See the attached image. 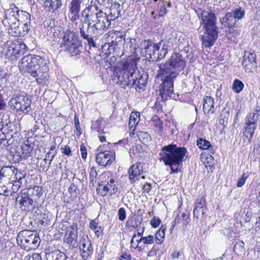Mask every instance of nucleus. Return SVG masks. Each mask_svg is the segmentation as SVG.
Listing matches in <instances>:
<instances>
[{
	"label": "nucleus",
	"mask_w": 260,
	"mask_h": 260,
	"mask_svg": "<svg viewBox=\"0 0 260 260\" xmlns=\"http://www.w3.org/2000/svg\"><path fill=\"white\" fill-rule=\"evenodd\" d=\"M11 107H13L17 111L27 112V108L31 104V101L27 96L22 95H17L14 98L11 99L9 102Z\"/></svg>",
	"instance_id": "obj_11"
},
{
	"label": "nucleus",
	"mask_w": 260,
	"mask_h": 260,
	"mask_svg": "<svg viewBox=\"0 0 260 260\" xmlns=\"http://www.w3.org/2000/svg\"><path fill=\"white\" fill-rule=\"evenodd\" d=\"M37 2L46 7H48L49 11L54 12L60 8L63 0H37Z\"/></svg>",
	"instance_id": "obj_29"
},
{
	"label": "nucleus",
	"mask_w": 260,
	"mask_h": 260,
	"mask_svg": "<svg viewBox=\"0 0 260 260\" xmlns=\"http://www.w3.org/2000/svg\"><path fill=\"white\" fill-rule=\"evenodd\" d=\"M16 171L15 176V181H22V180L25 178V173H24L23 172H20L17 171V169L15 170Z\"/></svg>",
	"instance_id": "obj_53"
},
{
	"label": "nucleus",
	"mask_w": 260,
	"mask_h": 260,
	"mask_svg": "<svg viewBox=\"0 0 260 260\" xmlns=\"http://www.w3.org/2000/svg\"><path fill=\"white\" fill-rule=\"evenodd\" d=\"M256 54L253 51L250 50L245 52L242 66L246 72L252 73L256 71Z\"/></svg>",
	"instance_id": "obj_13"
},
{
	"label": "nucleus",
	"mask_w": 260,
	"mask_h": 260,
	"mask_svg": "<svg viewBox=\"0 0 260 260\" xmlns=\"http://www.w3.org/2000/svg\"><path fill=\"white\" fill-rule=\"evenodd\" d=\"M214 99L210 96H206L204 98L203 111L205 113L212 114L214 110Z\"/></svg>",
	"instance_id": "obj_33"
},
{
	"label": "nucleus",
	"mask_w": 260,
	"mask_h": 260,
	"mask_svg": "<svg viewBox=\"0 0 260 260\" xmlns=\"http://www.w3.org/2000/svg\"><path fill=\"white\" fill-rule=\"evenodd\" d=\"M91 19L88 18L84 19V23L80 25L79 30L80 36L86 40L89 47H95V43L93 38L96 37L99 34L91 22Z\"/></svg>",
	"instance_id": "obj_8"
},
{
	"label": "nucleus",
	"mask_w": 260,
	"mask_h": 260,
	"mask_svg": "<svg viewBox=\"0 0 260 260\" xmlns=\"http://www.w3.org/2000/svg\"><path fill=\"white\" fill-rule=\"evenodd\" d=\"M141 221L139 220L135 221V223H133L132 220H128L126 223V226L132 229H135L138 227L139 225L140 224Z\"/></svg>",
	"instance_id": "obj_55"
},
{
	"label": "nucleus",
	"mask_w": 260,
	"mask_h": 260,
	"mask_svg": "<svg viewBox=\"0 0 260 260\" xmlns=\"http://www.w3.org/2000/svg\"><path fill=\"white\" fill-rule=\"evenodd\" d=\"M118 219L120 221H123L126 216V211L124 208H120L118 211Z\"/></svg>",
	"instance_id": "obj_52"
},
{
	"label": "nucleus",
	"mask_w": 260,
	"mask_h": 260,
	"mask_svg": "<svg viewBox=\"0 0 260 260\" xmlns=\"http://www.w3.org/2000/svg\"><path fill=\"white\" fill-rule=\"evenodd\" d=\"M158 66L162 74L176 73L177 76L185 68L186 60L181 54L173 53L166 63L159 64Z\"/></svg>",
	"instance_id": "obj_5"
},
{
	"label": "nucleus",
	"mask_w": 260,
	"mask_h": 260,
	"mask_svg": "<svg viewBox=\"0 0 260 260\" xmlns=\"http://www.w3.org/2000/svg\"><path fill=\"white\" fill-rule=\"evenodd\" d=\"M29 197L36 199L35 203L39 199L40 197L43 194L42 188L39 186H35L34 187L28 188L26 192Z\"/></svg>",
	"instance_id": "obj_35"
},
{
	"label": "nucleus",
	"mask_w": 260,
	"mask_h": 260,
	"mask_svg": "<svg viewBox=\"0 0 260 260\" xmlns=\"http://www.w3.org/2000/svg\"><path fill=\"white\" fill-rule=\"evenodd\" d=\"M132 257L129 254L127 253L122 255L118 260H131Z\"/></svg>",
	"instance_id": "obj_64"
},
{
	"label": "nucleus",
	"mask_w": 260,
	"mask_h": 260,
	"mask_svg": "<svg viewBox=\"0 0 260 260\" xmlns=\"http://www.w3.org/2000/svg\"><path fill=\"white\" fill-rule=\"evenodd\" d=\"M63 43L60 44V47H63L71 56H77L81 52L82 46L79 37L73 31H67L62 37Z\"/></svg>",
	"instance_id": "obj_6"
},
{
	"label": "nucleus",
	"mask_w": 260,
	"mask_h": 260,
	"mask_svg": "<svg viewBox=\"0 0 260 260\" xmlns=\"http://www.w3.org/2000/svg\"><path fill=\"white\" fill-rule=\"evenodd\" d=\"M98 173L95 167H92L90 168L89 172V178L90 179V183L94 184L96 181V178L97 177Z\"/></svg>",
	"instance_id": "obj_49"
},
{
	"label": "nucleus",
	"mask_w": 260,
	"mask_h": 260,
	"mask_svg": "<svg viewBox=\"0 0 260 260\" xmlns=\"http://www.w3.org/2000/svg\"><path fill=\"white\" fill-rule=\"evenodd\" d=\"M165 230L166 228L162 229L161 228L156 233L154 239L157 244H161L164 242Z\"/></svg>",
	"instance_id": "obj_41"
},
{
	"label": "nucleus",
	"mask_w": 260,
	"mask_h": 260,
	"mask_svg": "<svg viewBox=\"0 0 260 260\" xmlns=\"http://www.w3.org/2000/svg\"><path fill=\"white\" fill-rule=\"evenodd\" d=\"M99 226L98 223L95 220H92L89 223V228L92 230H95Z\"/></svg>",
	"instance_id": "obj_62"
},
{
	"label": "nucleus",
	"mask_w": 260,
	"mask_h": 260,
	"mask_svg": "<svg viewBox=\"0 0 260 260\" xmlns=\"http://www.w3.org/2000/svg\"><path fill=\"white\" fill-rule=\"evenodd\" d=\"M131 78L132 80L131 87H134L138 92H140L141 90H144L147 82V75L133 72L131 73Z\"/></svg>",
	"instance_id": "obj_15"
},
{
	"label": "nucleus",
	"mask_w": 260,
	"mask_h": 260,
	"mask_svg": "<svg viewBox=\"0 0 260 260\" xmlns=\"http://www.w3.org/2000/svg\"><path fill=\"white\" fill-rule=\"evenodd\" d=\"M171 257L172 260H184L185 256L182 251L175 250L171 254Z\"/></svg>",
	"instance_id": "obj_46"
},
{
	"label": "nucleus",
	"mask_w": 260,
	"mask_h": 260,
	"mask_svg": "<svg viewBox=\"0 0 260 260\" xmlns=\"http://www.w3.org/2000/svg\"><path fill=\"white\" fill-rule=\"evenodd\" d=\"M244 87V84L241 81L235 79L233 84V90L235 93H239Z\"/></svg>",
	"instance_id": "obj_45"
},
{
	"label": "nucleus",
	"mask_w": 260,
	"mask_h": 260,
	"mask_svg": "<svg viewBox=\"0 0 260 260\" xmlns=\"http://www.w3.org/2000/svg\"><path fill=\"white\" fill-rule=\"evenodd\" d=\"M32 138H28L21 145L22 153L19 155V152H18V156L21 159H26L30 156V153L34 147V142L32 141Z\"/></svg>",
	"instance_id": "obj_27"
},
{
	"label": "nucleus",
	"mask_w": 260,
	"mask_h": 260,
	"mask_svg": "<svg viewBox=\"0 0 260 260\" xmlns=\"http://www.w3.org/2000/svg\"><path fill=\"white\" fill-rule=\"evenodd\" d=\"M79 244L81 256L84 260H86L93 252L91 241L87 236H83L81 238Z\"/></svg>",
	"instance_id": "obj_16"
},
{
	"label": "nucleus",
	"mask_w": 260,
	"mask_h": 260,
	"mask_svg": "<svg viewBox=\"0 0 260 260\" xmlns=\"http://www.w3.org/2000/svg\"><path fill=\"white\" fill-rule=\"evenodd\" d=\"M143 173L142 166L140 163H136L128 169L129 180L133 184L139 180V177Z\"/></svg>",
	"instance_id": "obj_26"
},
{
	"label": "nucleus",
	"mask_w": 260,
	"mask_h": 260,
	"mask_svg": "<svg viewBox=\"0 0 260 260\" xmlns=\"http://www.w3.org/2000/svg\"><path fill=\"white\" fill-rule=\"evenodd\" d=\"M18 14L17 7L10 8L5 11V17L2 21L4 26L8 28L9 31L11 30L18 23Z\"/></svg>",
	"instance_id": "obj_14"
},
{
	"label": "nucleus",
	"mask_w": 260,
	"mask_h": 260,
	"mask_svg": "<svg viewBox=\"0 0 260 260\" xmlns=\"http://www.w3.org/2000/svg\"><path fill=\"white\" fill-rule=\"evenodd\" d=\"M160 8L158 11V15L159 17L164 16L167 12V9L165 7L164 2L162 1H159Z\"/></svg>",
	"instance_id": "obj_50"
},
{
	"label": "nucleus",
	"mask_w": 260,
	"mask_h": 260,
	"mask_svg": "<svg viewBox=\"0 0 260 260\" xmlns=\"http://www.w3.org/2000/svg\"><path fill=\"white\" fill-rule=\"evenodd\" d=\"M99 186H103V190L101 192V194L102 196H106L108 192L111 195L114 194L118 190L117 186L115 183V180L113 179H111L109 182L101 181L99 184Z\"/></svg>",
	"instance_id": "obj_23"
},
{
	"label": "nucleus",
	"mask_w": 260,
	"mask_h": 260,
	"mask_svg": "<svg viewBox=\"0 0 260 260\" xmlns=\"http://www.w3.org/2000/svg\"><path fill=\"white\" fill-rule=\"evenodd\" d=\"M92 129L100 132L102 130V121L100 119H97L96 120L93 121L91 126Z\"/></svg>",
	"instance_id": "obj_48"
},
{
	"label": "nucleus",
	"mask_w": 260,
	"mask_h": 260,
	"mask_svg": "<svg viewBox=\"0 0 260 260\" xmlns=\"http://www.w3.org/2000/svg\"><path fill=\"white\" fill-rule=\"evenodd\" d=\"M234 251L238 255H240L244 252V243L242 241L237 242L233 248Z\"/></svg>",
	"instance_id": "obj_44"
},
{
	"label": "nucleus",
	"mask_w": 260,
	"mask_h": 260,
	"mask_svg": "<svg viewBox=\"0 0 260 260\" xmlns=\"http://www.w3.org/2000/svg\"><path fill=\"white\" fill-rule=\"evenodd\" d=\"M198 15L201 20V24L205 30L204 35L200 37L202 46L205 48H210L213 45L218 36V28L215 25V15L209 9H200Z\"/></svg>",
	"instance_id": "obj_2"
},
{
	"label": "nucleus",
	"mask_w": 260,
	"mask_h": 260,
	"mask_svg": "<svg viewBox=\"0 0 260 260\" xmlns=\"http://www.w3.org/2000/svg\"><path fill=\"white\" fill-rule=\"evenodd\" d=\"M248 176L246 175L245 173L243 174L242 177L239 179L237 182V186L238 187H242L245 184L246 180L247 179Z\"/></svg>",
	"instance_id": "obj_56"
},
{
	"label": "nucleus",
	"mask_w": 260,
	"mask_h": 260,
	"mask_svg": "<svg viewBox=\"0 0 260 260\" xmlns=\"http://www.w3.org/2000/svg\"><path fill=\"white\" fill-rule=\"evenodd\" d=\"M257 124L249 121H245L244 125V129L243 135L248 139L249 142H250L255 130L256 128Z\"/></svg>",
	"instance_id": "obj_32"
},
{
	"label": "nucleus",
	"mask_w": 260,
	"mask_h": 260,
	"mask_svg": "<svg viewBox=\"0 0 260 260\" xmlns=\"http://www.w3.org/2000/svg\"><path fill=\"white\" fill-rule=\"evenodd\" d=\"M16 240L17 244L27 251L37 248L41 241L40 237L36 233H33L28 230L20 232Z\"/></svg>",
	"instance_id": "obj_7"
},
{
	"label": "nucleus",
	"mask_w": 260,
	"mask_h": 260,
	"mask_svg": "<svg viewBox=\"0 0 260 260\" xmlns=\"http://www.w3.org/2000/svg\"><path fill=\"white\" fill-rule=\"evenodd\" d=\"M30 26L18 22L16 25L9 30V32L15 37H23L30 30Z\"/></svg>",
	"instance_id": "obj_28"
},
{
	"label": "nucleus",
	"mask_w": 260,
	"mask_h": 260,
	"mask_svg": "<svg viewBox=\"0 0 260 260\" xmlns=\"http://www.w3.org/2000/svg\"><path fill=\"white\" fill-rule=\"evenodd\" d=\"M206 211L205 199L203 197L198 198L195 203L193 211L194 216L198 219L202 220L204 218V214Z\"/></svg>",
	"instance_id": "obj_20"
},
{
	"label": "nucleus",
	"mask_w": 260,
	"mask_h": 260,
	"mask_svg": "<svg viewBox=\"0 0 260 260\" xmlns=\"http://www.w3.org/2000/svg\"><path fill=\"white\" fill-rule=\"evenodd\" d=\"M113 3V0H91L88 6L85 9L95 11H102L104 8L107 9Z\"/></svg>",
	"instance_id": "obj_22"
},
{
	"label": "nucleus",
	"mask_w": 260,
	"mask_h": 260,
	"mask_svg": "<svg viewBox=\"0 0 260 260\" xmlns=\"http://www.w3.org/2000/svg\"><path fill=\"white\" fill-rule=\"evenodd\" d=\"M60 150H61L62 153L66 155L71 156L72 155V152L71 148L68 145L64 146V147H61Z\"/></svg>",
	"instance_id": "obj_58"
},
{
	"label": "nucleus",
	"mask_w": 260,
	"mask_h": 260,
	"mask_svg": "<svg viewBox=\"0 0 260 260\" xmlns=\"http://www.w3.org/2000/svg\"><path fill=\"white\" fill-rule=\"evenodd\" d=\"M19 67L21 72L28 73L36 78L38 84L44 83L49 77L48 61L40 56L28 54L24 56Z\"/></svg>",
	"instance_id": "obj_1"
},
{
	"label": "nucleus",
	"mask_w": 260,
	"mask_h": 260,
	"mask_svg": "<svg viewBox=\"0 0 260 260\" xmlns=\"http://www.w3.org/2000/svg\"><path fill=\"white\" fill-rule=\"evenodd\" d=\"M137 238L136 234H134L131 241V247L134 249H138L139 251L141 250V247L139 246L138 243H136L135 241V239Z\"/></svg>",
	"instance_id": "obj_59"
},
{
	"label": "nucleus",
	"mask_w": 260,
	"mask_h": 260,
	"mask_svg": "<svg viewBox=\"0 0 260 260\" xmlns=\"http://www.w3.org/2000/svg\"><path fill=\"white\" fill-rule=\"evenodd\" d=\"M137 135L140 141L145 145L148 144L151 141V137L147 132L140 131Z\"/></svg>",
	"instance_id": "obj_39"
},
{
	"label": "nucleus",
	"mask_w": 260,
	"mask_h": 260,
	"mask_svg": "<svg viewBox=\"0 0 260 260\" xmlns=\"http://www.w3.org/2000/svg\"><path fill=\"white\" fill-rule=\"evenodd\" d=\"M233 15L234 16L235 19L237 21V20H240L244 17L245 14V11L242 10L241 8H238L235 10L233 13Z\"/></svg>",
	"instance_id": "obj_47"
},
{
	"label": "nucleus",
	"mask_w": 260,
	"mask_h": 260,
	"mask_svg": "<svg viewBox=\"0 0 260 260\" xmlns=\"http://www.w3.org/2000/svg\"><path fill=\"white\" fill-rule=\"evenodd\" d=\"M27 49L26 45L22 42L13 44L8 48L5 53L6 57L9 59L16 60L24 54Z\"/></svg>",
	"instance_id": "obj_12"
},
{
	"label": "nucleus",
	"mask_w": 260,
	"mask_h": 260,
	"mask_svg": "<svg viewBox=\"0 0 260 260\" xmlns=\"http://www.w3.org/2000/svg\"><path fill=\"white\" fill-rule=\"evenodd\" d=\"M260 115V111L256 109L255 112L250 113L246 116L245 118V121H249L257 124V121L259 120Z\"/></svg>",
	"instance_id": "obj_40"
},
{
	"label": "nucleus",
	"mask_w": 260,
	"mask_h": 260,
	"mask_svg": "<svg viewBox=\"0 0 260 260\" xmlns=\"http://www.w3.org/2000/svg\"><path fill=\"white\" fill-rule=\"evenodd\" d=\"M229 111V108L226 106L223 107L220 113V123L223 124L225 121H228L230 116Z\"/></svg>",
	"instance_id": "obj_43"
},
{
	"label": "nucleus",
	"mask_w": 260,
	"mask_h": 260,
	"mask_svg": "<svg viewBox=\"0 0 260 260\" xmlns=\"http://www.w3.org/2000/svg\"><path fill=\"white\" fill-rule=\"evenodd\" d=\"M162 82L161 88L160 90V95L164 100H167L168 98H173L174 94L173 82L174 80L177 76L176 73H168Z\"/></svg>",
	"instance_id": "obj_9"
},
{
	"label": "nucleus",
	"mask_w": 260,
	"mask_h": 260,
	"mask_svg": "<svg viewBox=\"0 0 260 260\" xmlns=\"http://www.w3.org/2000/svg\"><path fill=\"white\" fill-rule=\"evenodd\" d=\"M66 242L73 248L77 247L78 243V228L76 223H73L68 229L66 234Z\"/></svg>",
	"instance_id": "obj_19"
},
{
	"label": "nucleus",
	"mask_w": 260,
	"mask_h": 260,
	"mask_svg": "<svg viewBox=\"0 0 260 260\" xmlns=\"http://www.w3.org/2000/svg\"><path fill=\"white\" fill-rule=\"evenodd\" d=\"M83 0H72L69 4V13L71 15V20L76 21L79 17V12L81 10V5Z\"/></svg>",
	"instance_id": "obj_24"
},
{
	"label": "nucleus",
	"mask_w": 260,
	"mask_h": 260,
	"mask_svg": "<svg viewBox=\"0 0 260 260\" xmlns=\"http://www.w3.org/2000/svg\"><path fill=\"white\" fill-rule=\"evenodd\" d=\"M222 26L229 28L235 26L236 20L233 15L232 12H227L220 20Z\"/></svg>",
	"instance_id": "obj_30"
},
{
	"label": "nucleus",
	"mask_w": 260,
	"mask_h": 260,
	"mask_svg": "<svg viewBox=\"0 0 260 260\" xmlns=\"http://www.w3.org/2000/svg\"><path fill=\"white\" fill-rule=\"evenodd\" d=\"M17 20L18 22L23 23V24L29 25L30 24V14L24 11H20L17 8Z\"/></svg>",
	"instance_id": "obj_34"
},
{
	"label": "nucleus",
	"mask_w": 260,
	"mask_h": 260,
	"mask_svg": "<svg viewBox=\"0 0 260 260\" xmlns=\"http://www.w3.org/2000/svg\"><path fill=\"white\" fill-rule=\"evenodd\" d=\"M108 19L111 22L121 16L120 5L118 2H114L104 13Z\"/></svg>",
	"instance_id": "obj_25"
},
{
	"label": "nucleus",
	"mask_w": 260,
	"mask_h": 260,
	"mask_svg": "<svg viewBox=\"0 0 260 260\" xmlns=\"http://www.w3.org/2000/svg\"><path fill=\"white\" fill-rule=\"evenodd\" d=\"M25 260H42V259L40 253H34L31 256H25Z\"/></svg>",
	"instance_id": "obj_57"
},
{
	"label": "nucleus",
	"mask_w": 260,
	"mask_h": 260,
	"mask_svg": "<svg viewBox=\"0 0 260 260\" xmlns=\"http://www.w3.org/2000/svg\"><path fill=\"white\" fill-rule=\"evenodd\" d=\"M140 113L132 112L130 115L128 125L131 129L133 128V130L135 129L136 125L138 124L140 120Z\"/></svg>",
	"instance_id": "obj_38"
},
{
	"label": "nucleus",
	"mask_w": 260,
	"mask_h": 260,
	"mask_svg": "<svg viewBox=\"0 0 260 260\" xmlns=\"http://www.w3.org/2000/svg\"><path fill=\"white\" fill-rule=\"evenodd\" d=\"M15 170L16 169L13 166H4L1 169L0 173L4 178L9 179L14 175Z\"/></svg>",
	"instance_id": "obj_36"
},
{
	"label": "nucleus",
	"mask_w": 260,
	"mask_h": 260,
	"mask_svg": "<svg viewBox=\"0 0 260 260\" xmlns=\"http://www.w3.org/2000/svg\"><path fill=\"white\" fill-rule=\"evenodd\" d=\"M143 245L151 244L154 242V238L153 236L149 235L146 237H142L141 239Z\"/></svg>",
	"instance_id": "obj_51"
},
{
	"label": "nucleus",
	"mask_w": 260,
	"mask_h": 260,
	"mask_svg": "<svg viewBox=\"0 0 260 260\" xmlns=\"http://www.w3.org/2000/svg\"><path fill=\"white\" fill-rule=\"evenodd\" d=\"M82 16L91 19V22L94 28L100 34L103 30L110 28L111 22L108 19L103 11H93L84 9L82 12Z\"/></svg>",
	"instance_id": "obj_4"
},
{
	"label": "nucleus",
	"mask_w": 260,
	"mask_h": 260,
	"mask_svg": "<svg viewBox=\"0 0 260 260\" xmlns=\"http://www.w3.org/2000/svg\"><path fill=\"white\" fill-rule=\"evenodd\" d=\"M143 189L144 190L147 192H149V191L151 189V185L150 183H146V184L142 185Z\"/></svg>",
	"instance_id": "obj_63"
},
{
	"label": "nucleus",
	"mask_w": 260,
	"mask_h": 260,
	"mask_svg": "<svg viewBox=\"0 0 260 260\" xmlns=\"http://www.w3.org/2000/svg\"><path fill=\"white\" fill-rule=\"evenodd\" d=\"M115 77H117V84L121 86L122 88H125L126 86L131 87L132 79H130L131 73L126 70H121L116 73Z\"/></svg>",
	"instance_id": "obj_21"
},
{
	"label": "nucleus",
	"mask_w": 260,
	"mask_h": 260,
	"mask_svg": "<svg viewBox=\"0 0 260 260\" xmlns=\"http://www.w3.org/2000/svg\"><path fill=\"white\" fill-rule=\"evenodd\" d=\"M21 184L22 182L21 181H15V183L13 184L12 187L13 192H16L18 188L20 187Z\"/></svg>",
	"instance_id": "obj_61"
},
{
	"label": "nucleus",
	"mask_w": 260,
	"mask_h": 260,
	"mask_svg": "<svg viewBox=\"0 0 260 260\" xmlns=\"http://www.w3.org/2000/svg\"><path fill=\"white\" fill-rule=\"evenodd\" d=\"M156 44L154 43L151 40H145L143 42L144 50L147 55H149L151 59H153L152 53L154 50V46Z\"/></svg>",
	"instance_id": "obj_37"
},
{
	"label": "nucleus",
	"mask_w": 260,
	"mask_h": 260,
	"mask_svg": "<svg viewBox=\"0 0 260 260\" xmlns=\"http://www.w3.org/2000/svg\"><path fill=\"white\" fill-rule=\"evenodd\" d=\"M69 191L74 197H76L77 194L79 193V190L74 184H72L69 188Z\"/></svg>",
	"instance_id": "obj_54"
},
{
	"label": "nucleus",
	"mask_w": 260,
	"mask_h": 260,
	"mask_svg": "<svg viewBox=\"0 0 260 260\" xmlns=\"http://www.w3.org/2000/svg\"><path fill=\"white\" fill-rule=\"evenodd\" d=\"M36 199L29 197L26 192L22 193L21 196L16 199V202L19 204L20 208L23 211H29L33 208L34 203H35Z\"/></svg>",
	"instance_id": "obj_18"
},
{
	"label": "nucleus",
	"mask_w": 260,
	"mask_h": 260,
	"mask_svg": "<svg viewBox=\"0 0 260 260\" xmlns=\"http://www.w3.org/2000/svg\"><path fill=\"white\" fill-rule=\"evenodd\" d=\"M197 145L199 148L203 150L208 149L211 147L210 142L203 138H199L197 140Z\"/></svg>",
	"instance_id": "obj_42"
},
{
	"label": "nucleus",
	"mask_w": 260,
	"mask_h": 260,
	"mask_svg": "<svg viewBox=\"0 0 260 260\" xmlns=\"http://www.w3.org/2000/svg\"><path fill=\"white\" fill-rule=\"evenodd\" d=\"M173 48V43L170 40L161 41L156 43L154 46V50L152 53L153 59H156L158 61L164 58L169 51Z\"/></svg>",
	"instance_id": "obj_10"
},
{
	"label": "nucleus",
	"mask_w": 260,
	"mask_h": 260,
	"mask_svg": "<svg viewBox=\"0 0 260 260\" xmlns=\"http://www.w3.org/2000/svg\"><path fill=\"white\" fill-rule=\"evenodd\" d=\"M187 152L185 147H177L175 144H169L161 148L159 153L160 160L171 169L170 174L181 171L182 162Z\"/></svg>",
	"instance_id": "obj_3"
},
{
	"label": "nucleus",
	"mask_w": 260,
	"mask_h": 260,
	"mask_svg": "<svg viewBox=\"0 0 260 260\" xmlns=\"http://www.w3.org/2000/svg\"><path fill=\"white\" fill-rule=\"evenodd\" d=\"M67 258L66 254L57 250L46 253L44 260H67Z\"/></svg>",
	"instance_id": "obj_31"
},
{
	"label": "nucleus",
	"mask_w": 260,
	"mask_h": 260,
	"mask_svg": "<svg viewBox=\"0 0 260 260\" xmlns=\"http://www.w3.org/2000/svg\"><path fill=\"white\" fill-rule=\"evenodd\" d=\"M114 160V153L108 150L99 152L96 155V162L102 166L110 165Z\"/></svg>",
	"instance_id": "obj_17"
},
{
	"label": "nucleus",
	"mask_w": 260,
	"mask_h": 260,
	"mask_svg": "<svg viewBox=\"0 0 260 260\" xmlns=\"http://www.w3.org/2000/svg\"><path fill=\"white\" fill-rule=\"evenodd\" d=\"M160 223V220L158 218H156L154 217L150 221V224L153 228H157Z\"/></svg>",
	"instance_id": "obj_60"
}]
</instances>
